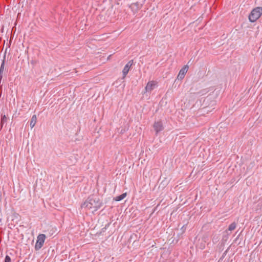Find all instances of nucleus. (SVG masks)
Returning a JSON list of instances; mask_svg holds the SVG:
<instances>
[{"mask_svg": "<svg viewBox=\"0 0 262 262\" xmlns=\"http://www.w3.org/2000/svg\"><path fill=\"white\" fill-rule=\"evenodd\" d=\"M11 259L9 256L6 255L5 258V262H11Z\"/></svg>", "mask_w": 262, "mask_h": 262, "instance_id": "obj_13", "label": "nucleus"}, {"mask_svg": "<svg viewBox=\"0 0 262 262\" xmlns=\"http://www.w3.org/2000/svg\"><path fill=\"white\" fill-rule=\"evenodd\" d=\"M154 128L156 134L162 130L163 129V126L162 122L160 121L155 122L154 125Z\"/></svg>", "mask_w": 262, "mask_h": 262, "instance_id": "obj_7", "label": "nucleus"}, {"mask_svg": "<svg viewBox=\"0 0 262 262\" xmlns=\"http://www.w3.org/2000/svg\"><path fill=\"white\" fill-rule=\"evenodd\" d=\"M46 238V236L45 234H40L38 235L37 237V241L35 246V248L36 250H39L42 247Z\"/></svg>", "mask_w": 262, "mask_h": 262, "instance_id": "obj_3", "label": "nucleus"}, {"mask_svg": "<svg viewBox=\"0 0 262 262\" xmlns=\"http://www.w3.org/2000/svg\"><path fill=\"white\" fill-rule=\"evenodd\" d=\"M36 121H37L36 116L35 115H33L31 118V119L30 121V123L31 128H32L35 126V125L36 123Z\"/></svg>", "mask_w": 262, "mask_h": 262, "instance_id": "obj_9", "label": "nucleus"}, {"mask_svg": "<svg viewBox=\"0 0 262 262\" xmlns=\"http://www.w3.org/2000/svg\"><path fill=\"white\" fill-rule=\"evenodd\" d=\"M7 120H8L7 117H6V116L5 115H2V118H1V125L3 126L5 123H6L7 122Z\"/></svg>", "mask_w": 262, "mask_h": 262, "instance_id": "obj_11", "label": "nucleus"}, {"mask_svg": "<svg viewBox=\"0 0 262 262\" xmlns=\"http://www.w3.org/2000/svg\"><path fill=\"white\" fill-rule=\"evenodd\" d=\"M236 226H237V224L235 222H233L232 223H231L229 225L228 229L225 231L227 235H229V233H228V232L232 231L234 230V229H235Z\"/></svg>", "mask_w": 262, "mask_h": 262, "instance_id": "obj_8", "label": "nucleus"}, {"mask_svg": "<svg viewBox=\"0 0 262 262\" xmlns=\"http://www.w3.org/2000/svg\"><path fill=\"white\" fill-rule=\"evenodd\" d=\"M157 82L156 81H149L147 83L145 90V92H150L157 86Z\"/></svg>", "mask_w": 262, "mask_h": 262, "instance_id": "obj_4", "label": "nucleus"}, {"mask_svg": "<svg viewBox=\"0 0 262 262\" xmlns=\"http://www.w3.org/2000/svg\"><path fill=\"white\" fill-rule=\"evenodd\" d=\"M4 69H5V60H4L2 61L1 67H0V73H3L4 71Z\"/></svg>", "mask_w": 262, "mask_h": 262, "instance_id": "obj_12", "label": "nucleus"}, {"mask_svg": "<svg viewBox=\"0 0 262 262\" xmlns=\"http://www.w3.org/2000/svg\"><path fill=\"white\" fill-rule=\"evenodd\" d=\"M126 196V193H122V194L117 196L115 198L116 201H120L124 199Z\"/></svg>", "mask_w": 262, "mask_h": 262, "instance_id": "obj_10", "label": "nucleus"}, {"mask_svg": "<svg viewBox=\"0 0 262 262\" xmlns=\"http://www.w3.org/2000/svg\"><path fill=\"white\" fill-rule=\"evenodd\" d=\"M189 67L187 65L184 66L179 71L177 78L179 80H182L184 78V76L188 71Z\"/></svg>", "mask_w": 262, "mask_h": 262, "instance_id": "obj_5", "label": "nucleus"}, {"mask_svg": "<svg viewBox=\"0 0 262 262\" xmlns=\"http://www.w3.org/2000/svg\"><path fill=\"white\" fill-rule=\"evenodd\" d=\"M262 14V7H258L252 10L249 15V19L251 22H255Z\"/></svg>", "mask_w": 262, "mask_h": 262, "instance_id": "obj_2", "label": "nucleus"}, {"mask_svg": "<svg viewBox=\"0 0 262 262\" xmlns=\"http://www.w3.org/2000/svg\"><path fill=\"white\" fill-rule=\"evenodd\" d=\"M133 61L130 60L126 64V65L124 67L123 71H122V75H123L122 79H124L125 78L126 75L127 74L128 72L129 71V69H130L131 66L133 64Z\"/></svg>", "mask_w": 262, "mask_h": 262, "instance_id": "obj_6", "label": "nucleus"}, {"mask_svg": "<svg viewBox=\"0 0 262 262\" xmlns=\"http://www.w3.org/2000/svg\"><path fill=\"white\" fill-rule=\"evenodd\" d=\"M102 205V202L98 197L92 195L89 197L87 200L81 205V207L87 210H90L92 213L98 210Z\"/></svg>", "mask_w": 262, "mask_h": 262, "instance_id": "obj_1", "label": "nucleus"}]
</instances>
